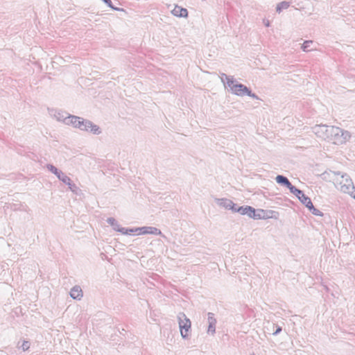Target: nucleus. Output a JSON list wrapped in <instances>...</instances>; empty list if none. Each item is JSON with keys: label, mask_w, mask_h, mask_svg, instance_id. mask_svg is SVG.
Instances as JSON below:
<instances>
[{"label": "nucleus", "mask_w": 355, "mask_h": 355, "mask_svg": "<svg viewBox=\"0 0 355 355\" xmlns=\"http://www.w3.org/2000/svg\"><path fill=\"white\" fill-rule=\"evenodd\" d=\"M336 186L341 192L349 194L355 199V187L351 178L347 174H341L340 172L335 173Z\"/></svg>", "instance_id": "1"}, {"label": "nucleus", "mask_w": 355, "mask_h": 355, "mask_svg": "<svg viewBox=\"0 0 355 355\" xmlns=\"http://www.w3.org/2000/svg\"><path fill=\"white\" fill-rule=\"evenodd\" d=\"M227 87L232 94L238 96H248L254 99H258V96L252 93L249 88L241 83H239L234 78H228Z\"/></svg>", "instance_id": "2"}, {"label": "nucleus", "mask_w": 355, "mask_h": 355, "mask_svg": "<svg viewBox=\"0 0 355 355\" xmlns=\"http://www.w3.org/2000/svg\"><path fill=\"white\" fill-rule=\"evenodd\" d=\"M331 130V135L329 141L334 144L340 145L345 144L351 138L349 131L343 130L338 127L334 126Z\"/></svg>", "instance_id": "3"}, {"label": "nucleus", "mask_w": 355, "mask_h": 355, "mask_svg": "<svg viewBox=\"0 0 355 355\" xmlns=\"http://www.w3.org/2000/svg\"><path fill=\"white\" fill-rule=\"evenodd\" d=\"M334 126H329L324 124L316 125L312 128L313 132L323 140L329 141L331 135V128Z\"/></svg>", "instance_id": "4"}, {"label": "nucleus", "mask_w": 355, "mask_h": 355, "mask_svg": "<svg viewBox=\"0 0 355 355\" xmlns=\"http://www.w3.org/2000/svg\"><path fill=\"white\" fill-rule=\"evenodd\" d=\"M180 334L183 338L188 336V331L191 329V322L184 313H180L178 315Z\"/></svg>", "instance_id": "5"}, {"label": "nucleus", "mask_w": 355, "mask_h": 355, "mask_svg": "<svg viewBox=\"0 0 355 355\" xmlns=\"http://www.w3.org/2000/svg\"><path fill=\"white\" fill-rule=\"evenodd\" d=\"M79 130L81 131L90 132L96 135H98L102 132L101 129L98 125L94 124L92 121L85 119L83 118L81 121V125Z\"/></svg>", "instance_id": "6"}, {"label": "nucleus", "mask_w": 355, "mask_h": 355, "mask_svg": "<svg viewBox=\"0 0 355 355\" xmlns=\"http://www.w3.org/2000/svg\"><path fill=\"white\" fill-rule=\"evenodd\" d=\"M234 212H239L241 215H246L250 218L257 219L260 218V215H257L255 214V209L250 206H242L239 207H236Z\"/></svg>", "instance_id": "7"}, {"label": "nucleus", "mask_w": 355, "mask_h": 355, "mask_svg": "<svg viewBox=\"0 0 355 355\" xmlns=\"http://www.w3.org/2000/svg\"><path fill=\"white\" fill-rule=\"evenodd\" d=\"M49 114L56 121L62 122L64 124L69 115V114L66 112L55 109H49Z\"/></svg>", "instance_id": "8"}, {"label": "nucleus", "mask_w": 355, "mask_h": 355, "mask_svg": "<svg viewBox=\"0 0 355 355\" xmlns=\"http://www.w3.org/2000/svg\"><path fill=\"white\" fill-rule=\"evenodd\" d=\"M47 169L56 175V177L64 183H69V177L66 175L62 171L58 170L55 166L53 164H47Z\"/></svg>", "instance_id": "9"}, {"label": "nucleus", "mask_w": 355, "mask_h": 355, "mask_svg": "<svg viewBox=\"0 0 355 355\" xmlns=\"http://www.w3.org/2000/svg\"><path fill=\"white\" fill-rule=\"evenodd\" d=\"M139 232L137 233V235L141 234H156V235H160L162 237L165 238V236L162 234V232L155 227H138Z\"/></svg>", "instance_id": "10"}, {"label": "nucleus", "mask_w": 355, "mask_h": 355, "mask_svg": "<svg viewBox=\"0 0 355 355\" xmlns=\"http://www.w3.org/2000/svg\"><path fill=\"white\" fill-rule=\"evenodd\" d=\"M82 120V117L69 114L67 121H65V125H71L74 128L79 129L81 125Z\"/></svg>", "instance_id": "11"}, {"label": "nucleus", "mask_w": 355, "mask_h": 355, "mask_svg": "<svg viewBox=\"0 0 355 355\" xmlns=\"http://www.w3.org/2000/svg\"><path fill=\"white\" fill-rule=\"evenodd\" d=\"M217 204L227 209H231L235 211L236 205L230 200L226 198L217 199Z\"/></svg>", "instance_id": "12"}, {"label": "nucleus", "mask_w": 355, "mask_h": 355, "mask_svg": "<svg viewBox=\"0 0 355 355\" xmlns=\"http://www.w3.org/2000/svg\"><path fill=\"white\" fill-rule=\"evenodd\" d=\"M208 329L207 333L211 334V335H214L216 332V320L214 318V314L213 313H208Z\"/></svg>", "instance_id": "13"}, {"label": "nucleus", "mask_w": 355, "mask_h": 355, "mask_svg": "<svg viewBox=\"0 0 355 355\" xmlns=\"http://www.w3.org/2000/svg\"><path fill=\"white\" fill-rule=\"evenodd\" d=\"M275 180L278 184L286 187L290 191L294 187V186L292 185L288 179L284 175H278L275 178Z\"/></svg>", "instance_id": "14"}, {"label": "nucleus", "mask_w": 355, "mask_h": 355, "mask_svg": "<svg viewBox=\"0 0 355 355\" xmlns=\"http://www.w3.org/2000/svg\"><path fill=\"white\" fill-rule=\"evenodd\" d=\"M174 16L179 17H186L188 15V11L186 8L175 6L171 11Z\"/></svg>", "instance_id": "15"}, {"label": "nucleus", "mask_w": 355, "mask_h": 355, "mask_svg": "<svg viewBox=\"0 0 355 355\" xmlns=\"http://www.w3.org/2000/svg\"><path fill=\"white\" fill-rule=\"evenodd\" d=\"M70 296L74 300H80L83 297V291L79 286H73L70 291Z\"/></svg>", "instance_id": "16"}, {"label": "nucleus", "mask_w": 355, "mask_h": 355, "mask_svg": "<svg viewBox=\"0 0 355 355\" xmlns=\"http://www.w3.org/2000/svg\"><path fill=\"white\" fill-rule=\"evenodd\" d=\"M107 222L112 227L115 231L121 233L120 230H121L123 227H120L119 223L114 218H108L107 219Z\"/></svg>", "instance_id": "17"}, {"label": "nucleus", "mask_w": 355, "mask_h": 355, "mask_svg": "<svg viewBox=\"0 0 355 355\" xmlns=\"http://www.w3.org/2000/svg\"><path fill=\"white\" fill-rule=\"evenodd\" d=\"M300 201L308 209L311 207L313 208V203L311 200V199L307 197L306 196H304L300 200Z\"/></svg>", "instance_id": "18"}, {"label": "nucleus", "mask_w": 355, "mask_h": 355, "mask_svg": "<svg viewBox=\"0 0 355 355\" xmlns=\"http://www.w3.org/2000/svg\"><path fill=\"white\" fill-rule=\"evenodd\" d=\"M121 230V233L122 234H135L137 235V233L139 232L138 231V227L137 228H130V229H127V228H125V227H123Z\"/></svg>", "instance_id": "19"}, {"label": "nucleus", "mask_w": 355, "mask_h": 355, "mask_svg": "<svg viewBox=\"0 0 355 355\" xmlns=\"http://www.w3.org/2000/svg\"><path fill=\"white\" fill-rule=\"evenodd\" d=\"M289 7V3L287 1H282L278 3L276 7V11L277 12H281L282 10L287 9Z\"/></svg>", "instance_id": "20"}, {"label": "nucleus", "mask_w": 355, "mask_h": 355, "mask_svg": "<svg viewBox=\"0 0 355 355\" xmlns=\"http://www.w3.org/2000/svg\"><path fill=\"white\" fill-rule=\"evenodd\" d=\"M291 193L294 194L299 200L305 195L302 190L297 189L295 187L291 190Z\"/></svg>", "instance_id": "21"}, {"label": "nucleus", "mask_w": 355, "mask_h": 355, "mask_svg": "<svg viewBox=\"0 0 355 355\" xmlns=\"http://www.w3.org/2000/svg\"><path fill=\"white\" fill-rule=\"evenodd\" d=\"M312 44H313V41H311V40L305 41L302 46V49L304 51H310L311 50H312V49H311Z\"/></svg>", "instance_id": "22"}, {"label": "nucleus", "mask_w": 355, "mask_h": 355, "mask_svg": "<svg viewBox=\"0 0 355 355\" xmlns=\"http://www.w3.org/2000/svg\"><path fill=\"white\" fill-rule=\"evenodd\" d=\"M228 78H234L233 76H227L225 73H222L220 79L225 87H227Z\"/></svg>", "instance_id": "23"}, {"label": "nucleus", "mask_w": 355, "mask_h": 355, "mask_svg": "<svg viewBox=\"0 0 355 355\" xmlns=\"http://www.w3.org/2000/svg\"><path fill=\"white\" fill-rule=\"evenodd\" d=\"M65 184L69 186V189L72 192H73V193H76L77 192L78 188V187L75 184L72 183V182H71L70 178H69V183H65Z\"/></svg>", "instance_id": "24"}, {"label": "nucleus", "mask_w": 355, "mask_h": 355, "mask_svg": "<svg viewBox=\"0 0 355 355\" xmlns=\"http://www.w3.org/2000/svg\"><path fill=\"white\" fill-rule=\"evenodd\" d=\"M309 209L311 211V213L315 216H322V211H320L319 209H315L314 206L313 205V208L310 207Z\"/></svg>", "instance_id": "25"}, {"label": "nucleus", "mask_w": 355, "mask_h": 355, "mask_svg": "<svg viewBox=\"0 0 355 355\" xmlns=\"http://www.w3.org/2000/svg\"><path fill=\"white\" fill-rule=\"evenodd\" d=\"M107 6L114 10H120V8H116L112 5L111 0H102Z\"/></svg>", "instance_id": "26"}, {"label": "nucleus", "mask_w": 355, "mask_h": 355, "mask_svg": "<svg viewBox=\"0 0 355 355\" xmlns=\"http://www.w3.org/2000/svg\"><path fill=\"white\" fill-rule=\"evenodd\" d=\"M23 349V351H26L29 349L30 347V343L28 341H26V340H24L21 345V347Z\"/></svg>", "instance_id": "27"}, {"label": "nucleus", "mask_w": 355, "mask_h": 355, "mask_svg": "<svg viewBox=\"0 0 355 355\" xmlns=\"http://www.w3.org/2000/svg\"><path fill=\"white\" fill-rule=\"evenodd\" d=\"M282 327H279V326H277V329L276 331L272 334L274 336H276L278 334H279L281 331H282Z\"/></svg>", "instance_id": "28"}, {"label": "nucleus", "mask_w": 355, "mask_h": 355, "mask_svg": "<svg viewBox=\"0 0 355 355\" xmlns=\"http://www.w3.org/2000/svg\"><path fill=\"white\" fill-rule=\"evenodd\" d=\"M265 26H267V27L270 26V21L268 20L265 21Z\"/></svg>", "instance_id": "29"}]
</instances>
